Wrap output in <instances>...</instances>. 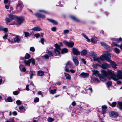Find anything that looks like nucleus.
I'll return each mask as SVG.
<instances>
[{"label": "nucleus", "instance_id": "1", "mask_svg": "<svg viewBox=\"0 0 122 122\" xmlns=\"http://www.w3.org/2000/svg\"><path fill=\"white\" fill-rule=\"evenodd\" d=\"M107 77L109 79H112L115 81H117L118 79L116 77V75L113 71L109 70L107 72Z\"/></svg>", "mask_w": 122, "mask_h": 122}, {"label": "nucleus", "instance_id": "2", "mask_svg": "<svg viewBox=\"0 0 122 122\" xmlns=\"http://www.w3.org/2000/svg\"><path fill=\"white\" fill-rule=\"evenodd\" d=\"M104 55H102L100 57V60L103 61L105 59L107 61V59H110L111 56L110 54L108 52L105 51L103 52Z\"/></svg>", "mask_w": 122, "mask_h": 122}, {"label": "nucleus", "instance_id": "3", "mask_svg": "<svg viewBox=\"0 0 122 122\" xmlns=\"http://www.w3.org/2000/svg\"><path fill=\"white\" fill-rule=\"evenodd\" d=\"M56 48L55 49L54 51V55H58L60 54V46L57 43H56L55 45Z\"/></svg>", "mask_w": 122, "mask_h": 122}, {"label": "nucleus", "instance_id": "4", "mask_svg": "<svg viewBox=\"0 0 122 122\" xmlns=\"http://www.w3.org/2000/svg\"><path fill=\"white\" fill-rule=\"evenodd\" d=\"M8 16L9 18L7 17L5 19V21L7 22H9L13 20H15V19L16 17L15 15L12 14H9Z\"/></svg>", "mask_w": 122, "mask_h": 122}, {"label": "nucleus", "instance_id": "5", "mask_svg": "<svg viewBox=\"0 0 122 122\" xmlns=\"http://www.w3.org/2000/svg\"><path fill=\"white\" fill-rule=\"evenodd\" d=\"M63 43L66 46L69 48H72L74 45V43L72 41L68 42L66 41H64Z\"/></svg>", "mask_w": 122, "mask_h": 122}, {"label": "nucleus", "instance_id": "6", "mask_svg": "<svg viewBox=\"0 0 122 122\" xmlns=\"http://www.w3.org/2000/svg\"><path fill=\"white\" fill-rule=\"evenodd\" d=\"M14 41H12L8 39L9 42L11 43H13L14 41L15 42L19 43L20 41V38L19 36H16L14 38Z\"/></svg>", "mask_w": 122, "mask_h": 122}, {"label": "nucleus", "instance_id": "7", "mask_svg": "<svg viewBox=\"0 0 122 122\" xmlns=\"http://www.w3.org/2000/svg\"><path fill=\"white\" fill-rule=\"evenodd\" d=\"M109 116L112 118H115L117 117L118 115V113L114 111H111L109 113Z\"/></svg>", "mask_w": 122, "mask_h": 122}, {"label": "nucleus", "instance_id": "8", "mask_svg": "<svg viewBox=\"0 0 122 122\" xmlns=\"http://www.w3.org/2000/svg\"><path fill=\"white\" fill-rule=\"evenodd\" d=\"M15 17H16L15 18V20H16L18 24L20 25L23 22L24 20V18L23 17H17L16 15Z\"/></svg>", "mask_w": 122, "mask_h": 122}, {"label": "nucleus", "instance_id": "9", "mask_svg": "<svg viewBox=\"0 0 122 122\" xmlns=\"http://www.w3.org/2000/svg\"><path fill=\"white\" fill-rule=\"evenodd\" d=\"M107 61L111 63V65L112 67L114 68H117L116 66L117 65L115 62L112 61L110 59H107Z\"/></svg>", "mask_w": 122, "mask_h": 122}, {"label": "nucleus", "instance_id": "10", "mask_svg": "<svg viewBox=\"0 0 122 122\" xmlns=\"http://www.w3.org/2000/svg\"><path fill=\"white\" fill-rule=\"evenodd\" d=\"M100 66L102 68L106 69L110 67V66L107 63H104L102 65H100Z\"/></svg>", "mask_w": 122, "mask_h": 122}, {"label": "nucleus", "instance_id": "11", "mask_svg": "<svg viewBox=\"0 0 122 122\" xmlns=\"http://www.w3.org/2000/svg\"><path fill=\"white\" fill-rule=\"evenodd\" d=\"M70 18L74 21L77 22H81L80 19L77 18L74 15H71L70 16Z\"/></svg>", "mask_w": 122, "mask_h": 122}, {"label": "nucleus", "instance_id": "12", "mask_svg": "<svg viewBox=\"0 0 122 122\" xmlns=\"http://www.w3.org/2000/svg\"><path fill=\"white\" fill-rule=\"evenodd\" d=\"M35 16L38 18H41L42 19H44L45 18V15L43 14L36 13H35Z\"/></svg>", "mask_w": 122, "mask_h": 122}, {"label": "nucleus", "instance_id": "13", "mask_svg": "<svg viewBox=\"0 0 122 122\" xmlns=\"http://www.w3.org/2000/svg\"><path fill=\"white\" fill-rule=\"evenodd\" d=\"M72 51L73 54L74 55H80V52L75 48L73 47L72 48Z\"/></svg>", "mask_w": 122, "mask_h": 122}, {"label": "nucleus", "instance_id": "14", "mask_svg": "<svg viewBox=\"0 0 122 122\" xmlns=\"http://www.w3.org/2000/svg\"><path fill=\"white\" fill-rule=\"evenodd\" d=\"M73 61L75 65L77 66L79 64V62L77 57L74 56L73 57Z\"/></svg>", "mask_w": 122, "mask_h": 122}, {"label": "nucleus", "instance_id": "15", "mask_svg": "<svg viewBox=\"0 0 122 122\" xmlns=\"http://www.w3.org/2000/svg\"><path fill=\"white\" fill-rule=\"evenodd\" d=\"M106 76H103L102 74H100L99 76V77L100 80L102 81H105L106 80Z\"/></svg>", "mask_w": 122, "mask_h": 122}, {"label": "nucleus", "instance_id": "16", "mask_svg": "<svg viewBox=\"0 0 122 122\" xmlns=\"http://www.w3.org/2000/svg\"><path fill=\"white\" fill-rule=\"evenodd\" d=\"M112 45L113 46H116L120 48L122 50V44L120 45L116 43L113 42Z\"/></svg>", "mask_w": 122, "mask_h": 122}, {"label": "nucleus", "instance_id": "17", "mask_svg": "<svg viewBox=\"0 0 122 122\" xmlns=\"http://www.w3.org/2000/svg\"><path fill=\"white\" fill-rule=\"evenodd\" d=\"M19 68L21 72H24L26 71L25 68L23 65L20 64L19 66Z\"/></svg>", "mask_w": 122, "mask_h": 122}, {"label": "nucleus", "instance_id": "18", "mask_svg": "<svg viewBox=\"0 0 122 122\" xmlns=\"http://www.w3.org/2000/svg\"><path fill=\"white\" fill-rule=\"evenodd\" d=\"M23 4L22 3H19L18 5L16 7V9L18 10H20L21 8L23 7Z\"/></svg>", "mask_w": 122, "mask_h": 122}, {"label": "nucleus", "instance_id": "19", "mask_svg": "<svg viewBox=\"0 0 122 122\" xmlns=\"http://www.w3.org/2000/svg\"><path fill=\"white\" fill-rule=\"evenodd\" d=\"M31 61V59H30L27 60H25L24 62V63L26 65L29 66L30 65Z\"/></svg>", "mask_w": 122, "mask_h": 122}, {"label": "nucleus", "instance_id": "20", "mask_svg": "<svg viewBox=\"0 0 122 122\" xmlns=\"http://www.w3.org/2000/svg\"><path fill=\"white\" fill-rule=\"evenodd\" d=\"M107 108V107L106 105H104L102 106V113L103 114H104L105 113L106 111V109Z\"/></svg>", "mask_w": 122, "mask_h": 122}, {"label": "nucleus", "instance_id": "21", "mask_svg": "<svg viewBox=\"0 0 122 122\" xmlns=\"http://www.w3.org/2000/svg\"><path fill=\"white\" fill-rule=\"evenodd\" d=\"M32 30L34 31H39L42 30V29L39 27H35L32 29Z\"/></svg>", "mask_w": 122, "mask_h": 122}, {"label": "nucleus", "instance_id": "22", "mask_svg": "<svg viewBox=\"0 0 122 122\" xmlns=\"http://www.w3.org/2000/svg\"><path fill=\"white\" fill-rule=\"evenodd\" d=\"M92 71L94 75L99 77V75L100 74H99V72L98 71L95 70H92Z\"/></svg>", "mask_w": 122, "mask_h": 122}, {"label": "nucleus", "instance_id": "23", "mask_svg": "<svg viewBox=\"0 0 122 122\" xmlns=\"http://www.w3.org/2000/svg\"><path fill=\"white\" fill-rule=\"evenodd\" d=\"M89 54L90 56L92 57L93 59L97 56V55L95 52H89Z\"/></svg>", "mask_w": 122, "mask_h": 122}, {"label": "nucleus", "instance_id": "24", "mask_svg": "<svg viewBox=\"0 0 122 122\" xmlns=\"http://www.w3.org/2000/svg\"><path fill=\"white\" fill-rule=\"evenodd\" d=\"M89 74L88 73L82 72L80 74V75L83 77H86L88 76Z\"/></svg>", "mask_w": 122, "mask_h": 122}, {"label": "nucleus", "instance_id": "25", "mask_svg": "<svg viewBox=\"0 0 122 122\" xmlns=\"http://www.w3.org/2000/svg\"><path fill=\"white\" fill-rule=\"evenodd\" d=\"M101 73L104 76L107 77V72L104 70H102L101 71Z\"/></svg>", "mask_w": 122, "mask_h": 122}, {"label": "nucleus", "instance_id": "26", "mask_svg": "<svg viewBox=\"0 0 122 122\" xmlns=\"http://www.w3.org/2000/svg\"><path fill=\"white\" fill-rule=\"evenodd\" d=\"M44 75V72L40 70L38 71L37 75L40 76H42Z\"/></svg>", "mask_w": 122, "mask_h": 122}, {"label": "nucleus", "instance_id": "27", "mask_svg": "<svg viewBox=\"0 0 122 122\" xmlns=\"http://www.w3.org/2000/svg\"><path fill=\"white\" fill-rule=\"evenodd\" d=\"M92 80L96 83H98L100 82V81L97 78H93L92 79Z\"/></svg>", "mask_w": 122, "mask_h": 122}, {"label": "nucleus", "instance_id": "28", "mask_svg": "<svg viewBox=\"0 0 122 122\" xmlns=\"http://www.w3.org/2000/svg\"><path fill=\"white\" fill-rule=\"evenodd\" d=\"M113 40L117 41L118 43L122 42V38L120 37L119 38H114Z\"/></svg>", "mask_w": 122, "mask_h": 122}, {"label": "nucleus", "instance_id": "29", "mask_svg": "<svg viewBox=\"0 0 122 122\" xmlns=\"http://www.w3.org/2000/svg\"><path fill=\"white\" fill-rule=\"evenodd\" d=\"M87 51L86 49H84L82 50L81 52V55L82 56L85 55L87 53Z\"/></svg>", "mask_w": 122, "mask_h": 122}, {"label": "nucleus", "instance_id": "30", "mask_svg": "<svg viewBox=\"0 0 122 122\" xmlns=\"http://www.w3.org/2000/svg\"><path fill=\"white\" fill-rule=\"evenodd\" d=\"M64 74H65V76L67 79L70 80L71 79V76L69 74L66 73H64Z\"/></svg>", "mask_w": 122, "mask_h": 122}, {"label": "nucleus", "instance_id": "31", "mask_svg": "<svg viewBox=\"0 0 122 122\" xmlns=\"http://www.w3.org/2000/svg\"><path fill=\"white\" fill-rule=\"evenodd\" d=\"M68 51V49L67 48H64L62 50L61 52L62 54H64L67 53Z\"/></svg>", "mask_w": 122, "mask_h": 122}, {"label": "nucleus", "instance_id": "32", "mask_svg": "<svg viewBox=\"0 0 122 122\" xmlns=\"http://www.w3.org/2000/svg\"><path fill=\"white\" fill-rule=\"evenodd\" d=\"M82 35L86 39V40L88 42H91L90 40L88 38V37L84 33H82Z\"/></svg>", "mask_w": 122, "mask_h": 122}, {"label": "nucleus", "instance_id": "33", "mask_svg": "<svg viewBox=\"0 0 122 122\" xmlns=\"http://www.w3.org/2000/svg\"><path fill=\"white\" fill-rule=\"evenodd\" d=\"M117 106L120 110H122V102H119Z\"/></svg>", "mask_w": 122, "mask_h": 122}, {"label": "nucleus", "instance_id": "34", "mask_svg": "<svg viewBox=\"0 0 122 122\" xmlns=\"http://www.w3.org/2000/svg\"><path fill=\"white\" fill-rule=\"evenodd\" d=\"M93 59L95 61H96L98 63H100V58L97 57V56Z\"/></svg>", "mask_w": 122, "mask_h": 122}, {"label": "nucleus", "instance_id": "35", "mask_svg": "<svg viewBox=\"0 0 122 122\" xmlns=\"http://www.w3.org/2000/svg\"><path fill=\"white\" fill-rule=\"evenodd\" d=\"M115 51L117 54H119L120 52V50L119 49L117 48H115L114 49Z\"/></svg>", "mask_w": 122, "mask_h": 122}, {"label": "nucleus", "instance_id": "36", "mask_svg": "<svg viewBox=\"0 0 122 122\" xmlns=\"http://www.w3.org/2000/svg\"><path fill=\"white\" fill-rule=\"evenodd\" d=\"M72 65V64L70 61H68L66 64V67L68 66H71Z\"/></svg>", "mask_w": 122, "mask_h": 122}, {"label": "nucleus", "instance_id": "37", "mask_svg": "<svg viewBox=\"0 0 122 122\" xmlns=\"http://www.w3.org/2000/svg\"><path fill=\"white\" fill-rule=\"evenodd\" d=\"M38 11L40 12L44 13L46 14H48L49 13V12L48 11L43 10H38Z\"/></svg>", "mask_w": 122, "mask_h": 122}, {"label": "nucleus", "instance_id": "38", "mask_svg": "<svg viewBox=\"0 0 122 122\" xmlns=\"http://www.w3.org/2000/svg\"><path fill=\"white\" fill-rule=\"evenodd\" d=\"M109 104L112 107H115L116 104V103L115 102H113L111 104L109 102Z\"/></svg>", "mask_w": 122, "mask_h": 122}, {"label": "nucleus", "instance_id": "39", "mask_svg": "<svg viewBox=\"0 0 122 122\" xmlns=\"http://www.w3.org/2000/svg\"><path fill=\"white\" fill-rule=\"evenodd\" d=\"M106 84L107 85L108 87H109L112 85V82L110 81H108L106 83Z\"/></svg>", "mask_w": 122, "mask_h": 122}, {"label": "nucleus", "instance_id": "40", "mask_svg": "<svg viewBox=\"0 0 122 122\" xmlns=\"http://www.w3.org/2000/svg\"><path fill=\"white\" fill-rule=\"evenodd\" d=\"M69 32V30L66 29L64 30L63 32V34H65L68 33Z\"/></svg>", "mask_w": 122, "mask_h": 122}, {"label": "nucleus", "instance_id": "41", "mask_svg": "<svg viewBox=\"0 0 122 122\" xmlns=\"http://www.w3.org/2000/svg\"><path fill=\"white\" fill-rule=\"evenodd\" d=\"M101 44L102 46L104 47H107L108 46L107 44L103 42H101Z\"/></svg>", "mask_w": 122, "mask_h": 122}, {"label": "nucleus", "instance_id": "42", "mask_svg": "<svg viewBox=\"0 0 122 122\" xmlns=\"http://www.w3.org/2000/svg\"><path fill=\"white\" fill-rule=\"evenodd\" d=\"M25 35V37H28L29 35V33L28 32H24Z\"/></svg>", "mask_w": 122, "mask_h": 122}, {"label": "nucleus", "instance_id": "43", "mask_svg": "<svg viewBox=\"0 0 122 122\" xmlns=\"http://www.w3.org/2000/svg\"><path fill=\"white\" fill-rule=\"evenodd\" d=\"M100 65H99L98 64H94L92 65V66L94 68H96L98 66H99Z\"/></svg>", "mask_w": 122, "mask_h": 122}, {"label": "nucleus", "instance_id": "44", "mask_svg": "<svg viewBox=\"0 0 122 122\" xmlns=\"http://www.w3.org/2000/svg\"><path fill=\"white\" fill-rule=\"evenodd\" d=\"M16 102L18 105H19L21 104V101L19 100H17Z\"/></svg>", "mask_w": 122, "mask_h": 122}, {"label": "nucleus", "instance_id": "45", "mask_svg": "<svg viewBox=\"0 0 122 122\" xmlns=\"http://www.w3.org/2000/svg\"><path fill=\"white\" fill-rule=\"evenodd\" d=\"M49 56L47 54H46L43 56V57L45 59H47L49 58Z\"/></svg>", "mask_w": 122, "mask_h": 122}, {"label": "nucleus", "instance_id": "46", "mask_svg": "<svg viewBox=\"0 0 122 122\" xmlns=\"http://www.w3.org/2000/svg\"><path fill=\"white\" fill-rule=\"evenodd\" d=\"M39 101V99L38 98L36 97L34 99V101L35 102H38Z\"/></svg>", "mask_w": 122, "mask_h": 122}, {"label": "nucleus", "instance_id": "47", "mask_svg": "<svg viewBox=\"0 0 122 122\" xmlns=\"http://www.w3.org/2000/svg\"><path fill=\"white\" fill-rule=\"evenodd\" d=\"M30 57V56L29 54H28L27 53L26 54L25 58L26 59H28Z\"/></svg>", "mask_w": 122, "mask_h": 122}, {"label": "nucleus", "instance_id": "48", "mask_svg": "<svg viewBox=\"0 0 122 122\" xmlns=\"http://www.w3.org/2000/svg\"><path fill=\"white\" fill-rule=\"evenodd\" d=\"M37 94L38 95L41 96L42 97H43V93L40 91L38 92L37 93Z\"/></svg>", "mask_w": 122, "mask_h": 122}, {"label": "nucleus", "instance_id": "49", "mask_svg": "<svg viewBox=\"0 0 122 122\" xmlns=\"http://www.w3.org/2000/svg\"><path fill=\"white\" fill-rule=\"evenodd\" d=\"M30 78L31 79H32L33 78V76L34 75V74L33 73V72L32 71H30Z\"/></svg>", "mask_w": 122, "mask_h": 122}, {"label": "nucleus", "instance_id": "50", "mask_svg": "<svg viewBox=\"0 0 122 122\" xmlns=\"http://www.w3.org/2000/svg\"><path fill=\"white\" fill-rule=\"evenodd\" d=\"M7 100L9 102H11L12 101L11 98L10 97H8L7 99Z\"/></svg>", "mask_w": 122, "mask_h": 122}, {"label": "nucleus", "instance_id": "51", "mask_svg": "<svg viewBox=\"0 0 122 122\" xmlns=\"http://www.w3.org/2000/svg\"><path fill=\"white\" fill-rule=\"evenodd\" d=\"M81 60L82 62L85 64H86V61L85 59L82 58L81 59Z\"/></svg>", "mask_w": 122, "mask_h": 122}, {"label": "nucleus", "instance_id": "52", "mask_svg": "<svg viewBox=\"0 0 122 122\" xmlns=\"http://www.w3.org/2000/svg\"><path fill=\"white\" fill-rule=\"evenodd\" d=\"M31 59V63L33 65H34L35 64V61L34 59Z\"/></svg>", "mask_w": 122, "mask_h": 122}, {"label": "nucleus", "instance_id": "53", "mask_svg": "<svg viewBox=\"0 0 122 122\" xmlns=\"http://www.w3.org/2000/svg\"><path fill=\"white\" fill-rule=\"evenodd\" d=\"M34 36L37 38L39 37L40 36L39 33L36 34H35Z\"/></svg>", "mask_w": 122, "mask_h": 122}, {"label": "nucleus", "instance_id": "54", "mask_svg": "<svg viewBox=\"0 0 122 122\" xmlns=\"http://www.w3.org/2000/svg\"><path fill=\"white\" fill-rule=\"evenodd\" d=\"M48 54L49 56H52L53 54L52 52L50 51H49L48 52Z\"/></svg>", "mask_w": 122, "mask_h": 122}, {"label": "nucleus", "instance_id": "55", "mask_svg": "<svg viewBox=\"0 0 122 122\" xmlns=\"http://www.w3.org/2000/svg\"><path fill=\"white\" fill-rule=\"evenodd\" d=\"M68 66L67 67H66V66H65V71L66 72H68L70 71L69 69L67 68Z\"/></svg>", "mask_w": 122, "mask_h": 122}, {"label": "nucleus", "instance_id": "56", "mask_svg": "<svg viewBox=\"0 0 122 122\" xmlns=\"http://www.w3.org/2000/svg\"><path fill=\"white\" fill-rule=\"evenodd\" d=\"M4 2L5 3V4H10V2L8 1V0H4Z\"/></svg>", "mask_w": 122, "mask_h": 122}, {"label": "nucleus", "instance_id": "57", "mask_svg": "<svg viewBox=\"0 0 122 122\" xmlns=\"http://www.w3.org/2000/svg\"><path fill=\"white\" fill-rule=\"evenodd\" d=\"M30 50L32 52H34L35 51V49L33 47H31L30 48Z\"/></svg>", "mask_w": 122, "mask_h": 122}, {"label": "nucleus", "instance_id": "58", "mask_svg": "<svg viewBox=\"0 0 122 122\" xmlns=\"http://www.w3.org/2000/svg\"><path fill=\"white\" fill-rule=\"evenodd\" d=\"M24 109V107L23 106H20L19 107V109L20 110H22Z\"/></svg>", "mask_w": 122, "mask_h": 122}, {"label": "nucleus", "instance_id": "59", "mask_svg": "<svg viewBox=\"0 0 122 122\" xmlns=\"http://www.w3.org/2000/svg\"><path fill=\"white\" fill-rule=\"evenodd\" d=\"M8 36V35L7 34H5L4 36H3V38L4 39H7Z\"/></svg>", "mask_w": 122, "mask_h": 122}, {"label": "nucleus", "instance_id": "60", "mask_svg": "<svg viewBox=\"0 0 122 122\" xmlns=\"http://www.w3.org/2000/svg\"><path fill=\"white\" fill-rule=\"evenodd\" d=\"M40 40L41 42L42 43V44H44V42L45 41V40H44V39L43 38L41 39Z\"/></svg>", "mask_w": 122, "mask_h": 122}, {"label": "nucleus", "instance_id": "61", "mask_svg": "<svg viewBox=\"0 0 122 122\" xmlns=\"http://www.w3.org/2000/svg\"><path fill=\"white\" fill-rule=\"evenodd\" d=\"M10 5L9 4H8V5L6 4L5 6V8L7 9H9L10 6Z\"/></svg>", "mask_w": 122, "mask_h": 122}, {"label": "nucleus", "instance_id": "62", "mask_svg": "<svg viewBox=\"0 0 122 122\" xmlns=\"http://www.w3.org/2000/svg\"><path fill=\"white\" fill-rule=\"evenodd\" d=\"M13 93L14 95H17L19 93V92L17 91H15L13 92Z\"/></svg>", "mask_w": 122, "mask_h": 122}, {"label": "nucleus", "instance_id": "63", "mask_svg": "<svg viewBox=\"0 0 122 122\" xmlns=\"http://www.w3.org/2000/svg\"><path fill=\"white\" fill-rule=\"evenodd\" d=\"M48 120L49 122H52L53 121V119L51 118H49Z\"/></svg>", "mask_w": 122, "mask_h": 122}, {"label": "nucleus", "instance_id": "64", "mask_svg": "<svg viewBox=\"0 0 122 122\" xmlns=\"http://www.w3.org/2000/svg\"><path fill=\"white\" fill-rule=\"evenodd\" d=\"M117 78L119 79H122V75H118L117 76Z\"/></svg>", "mask_w": 122, "mask_h": 122}]
</instances>
